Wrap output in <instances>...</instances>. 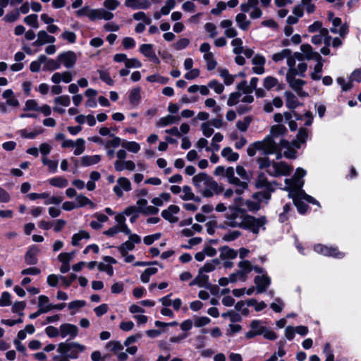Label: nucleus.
<instances>
[{"label":"nucleus","mask_w":361,"mask_h":361,"mask_svg":"<svg viewBox=\"0 0 361 361\" xmlns=\"http://www.w3.org/2000/svg\"><path fill=\"white\" fill-rule=\"evenodd\" d=\"M130 190V182H118V184L114 188V191L118 197H121L123 195V191L128 192Z\"/></svg>","instance_id":"26"},{"label":"nucleus","mask_w":361,"mask_h":361,"mask_svg":"<svg viewBox=\"0 0 361 361\" xmlns=\"http://www.w3.org/2000/svg\"><path fill=\"white\" fill-rule=\"evenodd\" d=\"M24 22L35 28H37L39 27L37 16L36 14H31L26 16L24 18Z\"/></svg>","instance_id":"62"},{"label":"nucleus","mask_w":361,"mask_h":361,"mask_svg":"<svg viewBox=\"0 0 361 361\" xmlns=\"http://www.w3.org/2000/svg\"><path fill=\"white\" fill-rule=\"evenodd\" d=\"M121 146L133 153H137L140 149V145L135 142L124 141L122 142Z\"/></svg>","instance_id":"46"},{"label":"nucleus","mask_w":361,"mask_h":361,"mask_svg":"<svg viewBox=\"0 0 361 361\" xmlns=\"http://www.w3.org/2000/svg\"><path fill=\"white\" fill-rule=\"evenodd\" d=\"M307 138V130L305 128H300L297 135V140H295L293 144L294 145L299 148L300 147V144L305 143Z\"/></svg>","instance_id":"31"},{"label":"nucleus","mask_w":361,"mask_h":361,"mask_svg":"<svg viewBox=\"0 0 361 361\" xmlns=\"http://www.w3.org/2000/svg\"><path fill=\"white\" fill-rule=\"evenodd\" d=\"M179 207L176 205H170L166 209L161 212L162 217L171 223H176L178 219L175 216L179 212Z\"/></svg>","instance_id":"15"},{"label":"nucleus","mask_w":361,"mask_h":361,"mask_svg":"<svg viewBox=\"0 0 361 361\" xmlns=\"http://www.w3.org/2000/svg\"><path fill=\"white\" fill-rule=\"evenodd\" d=\"M140 51L149 59L155 53L152 44H142L140 47Z\"/></svg>","instance_id":"48"},{"label":"nucleus","mask_w":361,"mask_h":361,"mask_svg":"<svg viewBox=\"0 0 361 361\" xmlns=\"http://www.w3.org/2000/svg\"><path fill=\"white\" fill-rule=\"evenodd\" d=\"M252 63L255 66L252 68V71L256 74H262L264 73V64H265V59L263 56L259 54H256L252 60Z\"/></svg>","instance_id":"18"},{"label":"nucleus","mask_w":361,"mask_h":361,"mask_svg":"<svg viewBox=\"0 0 361 361\" xmlns=\"http://www.w3.org/2000/svg\"><path fill=\"white\" fill-rule=\"evenodd\" d=\"M106 349L111 352H118L123 349V346L120 341H111L106 344Z\"/></svg>","instance_id":"35"},{"label":"nucleus","mask_w":361,"mask_h":361,"mask_svg":"<svg viewBox=\"0 0 361 361\" xmlns=\"http://www.w3.org/2000/svg\"><path fill=\"white\" fill-rule=\"evenodd\" d=\"M265 223L264 217L255 218L237 207H229L225 215V226L248 230L254 234H258L261 228L264 229Z\"/></svg>","instance_id":"1"},{"label":"nucleus","mask_w":361,"mask_h":361,"mask_svg":"<svg viewBox=\"0 0 361 361\" xmlns=\"http://www.w3.org/2000/svg\"><path fill=\"white\" fill-rule=\"evenodd\" d=\"M258 4V0H247L246 3L242 4L240 8L242 12L248 13L251 8L259 7Z\"/></svg>","instance_id":"36"},{"label":"nucleus","mask_w":361,"mask_h":361,"mask_svg":"<svg viewBox=\"0 0 361 361\" xmlns=\"http://www.w3.org/2000/svg\"><path fill=\"white\" fill-rule=\"evenodd\" d=\"M235 21L238 27L243 30H248L251 25V21L247 19V16L243 12L235 16Z\"/></svg>","instance_id":"22"},{"label":"nucleus","mask_w":361,"mask_h":361,"mask_svg":"<svg viewBox=\"0 0 361 361\" xmlns=\"http://www.w3.org/2000/svg\"><path fill=\"white\" fill-rule=\"evenodd\" d=\"M195 186L200 188L204 197H211L214 194L223 192L224 188L217 182H195Z\"/></svg>","instance_id":"6"},{"label":"nucleus","mask_w":361,"mask_h":361,"mask_svg":"<svg viewBox=\"0 0 361 361\" xmlns=\"http://www.w3.org/2000/svg\"><path fill=\"white\" fill-rule=\"evenodd\" d=\"M86 350V346L77 342H61L58 345L57 353H66L68 359H77L80 353Z\"/></svg>","instance_id":"4"},{"label":"nucleus","mask_w":361,"mask_h":361,"mask_svg":"<svg viewBox=\"0 0 361 361\" xmlns=\"http://www.w3.org/2000/svg\"><path fill=\"white\" fill-rule=\"evenodd\" d=\"M86 305V302L82 300H77L68 303V309L71 310V314L74 315L77 311Z\"/></svg>","instance_id":"29"},{"label":"nucleus","mask_w":361,"mask_h":361,"mask_svg":"<svg viewBox=\"0 0 361 361\" xmlns=\"http://www.w3.org/2000/svg\"><path fill=\"white\" fill-rule=\"evenodd\" d=\"M77 207H82L90 205L91 208H94V204L87 197L83 195H78L75 199Z\"/></svg>","instance_id":"33"},{"label":"nucleus","mask_w":361,"mask_h":361,"mask_svg":"<svg viewBox=\"0 0 361 361\" xmlns=\"http://www.w3.org/2000/svg\"><path fill=\"white\" fill-rule=\"evenodd\" d=\"M38 307L40 312L47 313L51 310L52 304L49 302V299L47 296L41 295L38 297Z\"/></svg>","instance_id":"21"},{"label":"nucleus","mask_w":361,"mask_h":361,"mask_svg":"<svg viewBox=\"0 0 361 361\" xmlns=\"http://www.w3.org/2000/svg\"><path fill=\"white\" fill-rule=\"evenodd\" d=\"M57 57L60 62V66L62 64L67 68L73 67L78 59L76 54L72 51L63 52Z\"/></svg>","instance_id":"9"},{"label":"nucleus","mask_w":361,"mask_h":361,"mask_svg":"<svg viewBox=\"0 0 361 361\" xmlns=\"http://www.w3.org/2000/svg\"><path fill=\"white\" fill-rule=\"evenodd\" d=\"M158 271L156 267H149L146 269L140 276V280L143 283H148L150 280V277L154 275Z\"/></svg>","instance_id":"32"},{"label":"nucleus","mask_w":361,"mask_h":361,"mask_svg":"<svg viewBox=\"0 0 361 361\" xmlns=\"http://www.w3.org/2000/svg\"><path fill=\"white\" fill-rule=\"evenodd\" d=\"M90 235L88 232L85 231H80L78 233H75L72 237L71 243L73 246L79 245L80 241L82 239L88 240Z\"/></svg>","instance_id":"27"},{"label":"nucleus","mask_w":361,"mask_h":361,"mask_svg":"<svg viewBox=\"0 0 361 361\" xmlns=\"http://www.w3.org/2000/svg\"><path fill=\"white\" fill-rule=\"evenodd\" d=\"M323 353L326 356L325 361H334V355L333 351L331 349V345L329 343L324 345Z\"/></svg>","instance_id":"64"},{"label":"nucleus","mask_w":361,"mask_h":361,"mask_svg":"<svg viewBox=\"0 0 361 361\" xmlns=\"http://www.w3.org/2000/svg\"><path fill=\"white\" fill-rule=\"evenodd\" d=\"M220 252V258L221 259H233L238 255L237 251L226 246L221 247Z\"/></svg>","instance_id":"25"},{"label":"nucleus","mask_w":361,"mask_h":361,"mask_svg":"<svg viewBox=\"0 0 361 361\" xmlns=\"http://www.w3.org/2000/svg\"><path fill=\"white\" fill-rule=\"evenodd\" d=\"M135 248V245L131 241L127 240L118 247V250L121 255H126L128 251H131Z\"/></svg>","instance_id":"42"},{"label":"nucleus","mask_w":361,"mask_h":361,"mask_svg":"<svg viewBox=\"0 0 361 361\" xmlns=\"http://www.w3.org/2000/svg\"><path fill=\"white\" fill-rule=\"evenodd\" d=\"M113 18L114 14L104 8L92 9L89 14V18L91 20H94L96 19H104L106 20H109Z\"/></svg>","instance_id":"14"},{"label":"nucleus","mask_w":361,"mask_h":361,"mask_svg":"<svg viewBox=\"0 0 361 361\" xmlns=\"http://www.w3.org/2000/svg\"><path fill=\"white\" fill-rule=\"evenodd\" d=\"M11 305V295L8 292L2 293L0 298V307H6Z\"/></svg>","instance_id":"57"},{"label":"nucleus","mask_w":361,"mask_h":361,"mask_svg":"<svg viewBox=\"0 0 361 361\" xmlns=\"http://www.w3.org/2000/svg\"><path fill=\"white\" fill-rule=\"evenodd\" d=\"M252 121V118L251 116H245L243 121H238L236 123V127L240 131L245 132L247 130V128L250 126Z\"/></svg>","instance_id":"37"},{"label":"nucleus","mask_w":361,"mask_h":361,"mask_svg":"<svg viewBox=\"0 0 361 361\" xmlns=\"http://www.w3.org/2000/svg\"><path fill=\"white\" fill-rule=\"evenodd\" d=\"M230 183H231L230 188H226L224 192V196L225 198H230L234 193L239 195L242 194L243 192L247 188V182Z\"/></svg>","instance_id":"10"},{"label":"nucleus","mask_w":361,"mask_h":361,"mask_svg":"<svg viewBox=\"0 0 361 361\" xmlns=\"http://www.w3.org/2000/svg\"><path fill=\"white\" fill-rule=\"evenodd\" d=\"M231 44L234 47L233 53L238 55L243 53V47H242L243 41L240 38H235L232 40Z\"/></svg>","instance_id":"59"},{"label":"nucleus","mask_w":361,"mask_h":361,"mask_svg":"<svg viewBox=\"0 0 361 361\" xmlns=\"http://www.w3.org/2000/svg\"><path fill=\"white\" fill-rule=\"evenodd\" d=\"M221 154L224 157H226L228 161H234L238 159V154L233 152L231 148L225 147L222 152Z\"/></svg>","instance_id":"39"},{"label":"nucleus","mask_w":361,"mask_h":361,"mask_svg":"<svg viewBox=\"0 0 361 361\" xmlns=\"http://www.w3.org/2000/svg\"><path fill=\"white\" fill-rule=\"evenodd\" d=\"M169 193H161L159 197H154L152 200V203L157 207H161L164 204V202H168L170 199Z\"/></svg>","instance_id":"34"},{"label":"nucleus","mask_w":361,"mask_h":361,"mask_svg":"<svg viewBox=\"0 0 361 361\" xmlns=\"http://www.w3.org/2000/svg\"><path fill=\"white\" fill-rule=\"evenodd\" d=\"M236 172L240 178L245 180H250L253 178V176L251 171H247L244 167L238 166L236 168Z\"/></svg>","instance_id":"51"},{"label":"nucleus","mask_w":361,"mask_h":361,"mask_svg":"<svg viewBox=\"0 0 361 361\" xmlns=\"http://www.w3.org/2000/svg\"><path fill=\"white\" fill-rule=\"evenodd\" d=\"M278 85V80L276 78L269 76L264 80V87L267 90Z\"/></svg>","instance_id":"60"},{"label":"nucleus","mask_w":361,"mask_h":361,"mask_svg":"<svg viewBox=\"0 0 361 361\" xmlns=\"http://www.w3.org/2000/svg\"><path fill=\"white\" fill-rule=\"evenodd\" d=\"M300 49L305 54V58L308 60H322L321 55L318 52L313 51L312 47L308 44H302Z\"/></svg>","instance_id":"19"},{"label":"nucleus","mask_w":361,"mask_h":361,"mask_svg":"<svg viewBox=\"0 0 361 361\" xmlns=\"http://www.w3.org/2000/svg\"><path fill=\"white\" fill-rule=\"evenodd\" d=\"M304 182H284L283 190L288 192V197L291 198L299 213L303 214L307 209V205L302 201L317 205L320 207L319 202L310 195H308L302 189Z\"/></svg>","instance_id":"2"},{"label":"nucleus","mask_w":361,"mask_h":361,"mask_svg":"<svg viewBox=\"0 0 361 361\" xmlns=\"http://www.w3.org/2000/svg\"><path fill=\"white\" fill-rule=\"evenodd\" d=\"M331 32L333 33H338L341 37H344L348 32V25L346 23H343L339 29H337V27L333 26L330 29Z\"/></svg>","instance_id":"53"},{"label":"nucleus","mask_w":361,"mask_h":361,"mask_svg":"<svg viewBox=\"0 0 361 361\" xmlns=\"http://www.w3.org/2000/svg\"><path fill=\"white\" fill-rule=\"evenodd\" d=\"M250 328L258 335H262L264 332L265 326L262 325L260 320H253L250 323Z\"/></svg>","instance_id":"38"},{"label":"nucleus","mask_w":361,"mask_h":361,"mask_svg":"<svg viewBox=\"0 0 361 361\" xmlns=\"http://www.w3.org/2000/svg\"><path fill=\"white\" fill-rule=\"evenodd\" d=\"M257 293H262L267 290L271 283V279L267 274L256 276L255 279Z\"/></svg>","instance_id":"13"},{"label":"nucleus","mask_w":361,"mask_h":361,"mask_svg":"<svg viewBox=\"0 0 361 361\" xmlns=\"http://www.w3.org/2000/svg\"><path fill=\"white\" fill-rule=\"evenodd\" d=\"M327 33H329L328 29L324 28L321 30L319 35H315L312 37V42L314 44H321L324 37L327 36Z\"/></svg>","instance_id":"50"},{"label":"nucleus","mask_w":361,"mask_h":361,"mask_svg":"<svg viewBox=\"0 0 361 361\" xmlns=\"http://www.w3.org/2000/svg\"><path fill=\"white\" fill-rule=\"evenodd\" d=\"M26 307V303L24 301H18L13 303L12 305V312L17 313L20 317L23 316V310Z\"/></svg>","instance_id":"44"},{"label":"nucleus","mask_w":361,"mask_h":361,"mask_svg":"<svg viewBox=\"0 0 361 361\" xmlns=\"http://www.w3.org/2000/svg\"><path fill=\"white\" fill-rule=\"evenodd\" d=\"M322 60L317 61V63L315 65L314 72L311 73V78L314 80H318L321 78V75H319L322 71L323 64Z\"/></svg>","instance_id":"55"},{"label":"nucleus","mask_w":361,"mask_h":361,"mask_svg":"<svg viewBox=\"0 0 361 361\" xmlns=\"http://www.w3.org/2000/svg\"><path fill=\"white\" fill-rule=\"evenodd\" d=\"M180 118L178 116L168 115L159 120L157 125L158 126H166L171 124L178 123Z\"/></svg>","instance_id":"23"},{"label":"nucleus","mask_w":361,"mask_h":361,"mask_svg":"<svg viewBox=\"0 0 361 361\" xmlns=\"http://www.w3.org/2000/svg\"><path fill=\"white\" fill-rule=\"evenodd\" d=\"M291 54V50L288 49H283L281 52L274 54L272 56V60L275 62H279L283 60L285 58H287L288 55H290Z\"/></svg>","instance_id":"45"},{"label":"nucleus","mask_w":361,"mask_h":361,"mask_svg":"<svg viewBox=\"0 0 361 361\" xmlns=\"http://www.w3.org/2000/svg\"><path fill=\"white\" fill-rule=\"evenodd\" d=\"M284 96L286 98V105L288 109H294L301 104L293 93L286 91L284 93Z\"/></svg>","instance_id":"20"},{"label":"nucleus","mask_w":361,"mask_h":361,"mask_svg":"<svg viewBox=\"0 0 361 361\" xmlns=\"http://www.w3.org/2000/svg\"><path fill=\"white\" fill-rule=\"evenodd\" d=\"M211 322V319L207 317H196L194 318V325L196 327H202Z\"/></svg>","instance_id":"58"},{"label":"nucleus","mask_w":361,"mask_h":361,"mask_svg":"<svg viewBox=\"0 0 361 361\" xmlns=\"http://www.w3.org/2000/svg\"><path fill=\"white\" fill-rule=\"evenodd\" d=\"M20 18L19 11L15 9L8 13L4 18V20L7 23H13Z\"/></svg>","instance_id":"54"},{"label":"nucleus","mask_w":361,"mask_h":361,"mask_svg":"<svg viewBox=\"0 0 361 361\" xmlns=\"http://www.w3.org/2000/svg\"><path fill=\"white\" fill-rule=\"evenodd\" d=\"M212 125L209 121L202 123L201 125V130L202 133L206 137H210L214 133V129L212 128Z\"/></svg>","instance_id":"63"},{"label":"nucleus","mask_w":361,"mask_h":361,"mask_svg":"<svg viewBox=\"0 0 361 361\" xmlns=\"http://www.w3.org/2000/svg\"><path fill=\"white\" fill-rule=\"evenodd\" d=\"M239 270L231 274V283L238 281L245 282L247 279V274L252 271V265L248 260H241L238 263Z\"/></svg>","instance_id":"5"},{"label":"nucleus","mask_w":361,"mask_h":361,"mask_svg":"<svg viewBox=\"0 0 361 361\" xmlns=\"http://www.w3.org/2000/svg\"><path fill=\"white\" fill-rule=\"evenodd\" d=\"M60 68V62L56 60L49 59L43 67L44 71H54Z\"/></svg>","instance_id":"49"},{"label":"nucleus","mask_w":361,"mask_h":361,"mask_svg":"<svg viewBox=\"0 0 361 361\" xmlns=\"http://www.w3.org/2000/svg\"><path fill=\"white\" fill-rule=\"evenodd\" d=\"M270 307L275 312H281L283 309L284 303L280 298H276Z\"/></svg>","instance_id":"61"},{"label":"nucleus","mask_w":361,"mask_h":361,"mask_svg":"<svg viewBox=\"0 0 361 361\" xmlns=\"http://www.w3.org/2000/svg\"><path fill=\"white\" fill-rule=\"evenodd\" d=\"M140 99V89L138 87L133 89L129 95L130 103L133 106H136L139 104Z\"/></svg>","instance_id":"30"},{"label":"nucleus","mask_w":361,"mask_h":361,"mask_svg":"<svg viewBox=\"0 0 361 361\" xmlns=\"http://www.w3.org/2000/svg\"><path fill=\"white\" fill-rule=\"evenodd\" d=\"M219 73L220 75L224 78V83L226 85H230L233 82L234 76L230 75L226 69H220Z\"/></svg>","instance_id":"56"},{"label":"nucleus","mask_w":361,"mask_h":361,"mask_svg":"<svg viewBox=\"0 0 361 361\" xmlns=\"http://www.w3.org/2000/svg\"><path fill=\"white\" fill-rule=\"evenodd\" d=\"M123 213L118 214L115 216V220L117 222V225L121 228V233L125 234H130V228L126 224V217Z\"/></svg>","instance_id":"24"},{"label":"nucleus","mask_w":361,"mask_h":361,"mask_svg":"<svg viewBox=\"0 0 361 361\" xmlns=\"http://www.w3.org/2000/svg\"><path fill=\"white\" fill-rule=\"evenodd\" d=\"M247 306L254 307L257 312H259L264 310L267 307V305L263 301L257 302L255 299L251 298L247 301Z\"/></svg>","instance_id":"43"},{"label":"nucleus","mask_w":361,"mask_h":361,"mask_svg":"<svg viewBox=\"0 0 361 361\" xmlns=\"http://www.w3.org/2000/svg\"><path fill=\"white\" fill-rule=\"evenodd\" d=\"M100 160V155L84 156L81 158V164L85 166H88L97 164Z\"/></svg>","instance_id":"28"},{"label":"nucleus","mask_w":361,"mask_h":361,"mask_svg":"<svg viewBox=\"0 0 361 361\" xmlns=\"http://www.w3.org/2000/svg\"><path fill=\"white\" fill-rule=\"evenodd\" d=\"M219 264L218 259H213L209 262H206L204 265L200 269L204 273H209L214 271L216 268V266Z\"/></svg>","instance_id":"52"},{"label":"nucleus","mask_w":361,"mask_h":361,"mask_svg":"<svg viewBox=\"0 0 361 361\" xmlns=\"http://www.w3.org/2000/svg\"><path fill=\"white\" fill-rule=\"evenodd\" d=\"M39 252L38 246L33 245L30 246L25 255V262L27 264L35 265L37 263V255Z\"/></svg>","instance_id":"16"},{"label":"nucleus","mask_w":361,"mask_h":361,"mask_svg":"<svg viewBox=\"0 0 361 361\" xmlns=\"http://www.w3.org/2000/svg\"><path fill=\"white\" fill-rule=\"evenodd\" d=\"M196 278L199 282V287H207L209 285V276L201 270H199Z\"/></svg>","instance_id":"47"},{"label":"nucleus","mask_w":361,"mask_h":361,"mask_svg":"<svg viewBox=\"0 0 361 361\" xmlns=\"http://www.w3.org/2000/svg\"><path fill=\"white\" fill-rule=\"evenodd\" d=\"M78 334V328L74 324L64 323L60 326V336L62 338L68 337L69 339H73Z\"/></svg>","instance_id":"11"},{"label":"nucleus","mask_w":361,"mask_h":361,"mask_svg":"<svg viewBox=\"0 0 361 361\" xmlns=\"http://www.w3.org/2000/svg\"><path fill=\"white\" fill-rule=\"evenodd\" d=\"M316 252L324 256H331L335 258L341 259L344 257V253L340 252L337 247H327L326 245L318 244L314 247Z\"/></svg>","instance_id":"8"},{"label":"nucleus","mask_w":361,"mask_h":361,"mask_svg":"<svg viewBox=\"0 0 361 361\" xmlns=\"http://www.w3.org/2000/svg\"><path fill=\"white\" fill-rule=\"evenodd\" d=\"M37 37L40 39L44 44L47 43H54L56 40L54 36L48 35L44 30H40L38 32Z\"/></svg>","instance_id":"40"},{"label":"nucleus","mask_w":361,"mask_h":361,"mask_svg":"<svg viewBox=\"0 0 361 361\" xmlns=\"http://www.w3.org/2000/svg\"><path fill=\"white\" fill-rule=\"evenodd\" d=\"M255 188L260 190L254 193L252 197L255 200H247L246 206L251 211H257L260 208V202L268 200L270 199L271 193L274 192V188L273 183L274 182H255Z\"/></svg>","instance_id":"3"},{"label":"nucleus","mask_w":361,"mask_h":361,"mask_svg":"<svg viewBox=\"0 0 361 361\" xmlns=\"http://www.w3.org/2000/svg\"><path fill=\"white\" fill-rule=\"evenodd\" d=\"M298 73H293V72H287L286 80L289 84V86L295 91L301 88L305 82L301 79H296L295 77Z\"/></svg>","instance_id":"17"},{"label":"nucleus","mask_w":361,"mask_h":361,"mask_svg":"<svg viewBox=\"0 0 361 361\" xmlns=\"http://www.w3.org/2000/svg\"><path fill=\"white\" fill-rule=\"evenodd\" d=\"M260 150L264 154H270L278 151V145L271 136L267 137L264 140L259 141Z\"/></svg>","instance_id":"12"},{"label":"nucleus","mask_w":361,"mask_h":361,"mask_svg":"<svg viewBox=\"0 0 361 361\" xmlns=\"http://www.w3.org/2000/svg\"><path fill=\"white\" fill-rule=\"evenodd\" d=\"M293 171V167L286 162H273L271 169H269L267 172L273 176H279L281 175L288 176Z\"/></svg>","instance_id":"7"},{"label":"nucleus","mask_w":361,"mask_h":361,"mask_svg":"<svg viewBox=\"0 0 361 361\" xmlns=\"http://www.w3.org/2000/svg\"><path fill=\"white\" fill-rule=\"evenodd\" d=\"M204 59L207 61V68L209 71L214 70L217 63L214 59L213 53H207L204 54Z\"/></svg>","instance_id":"41"}]
</instances>
